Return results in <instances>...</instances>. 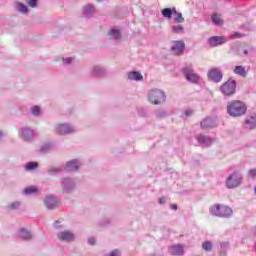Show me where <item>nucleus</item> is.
I'll list each match as a JSON object with an SVG mask.
<instances>
[{"label": "nucleus", "instance_id": "obj_1", "mask_svg": "<svg viewBox=\"0 0 256 256\" xmlns=\"http://www.w3.org/2000/svg\"><path fill=\"white\" fill-rule=\"evenodd\" d=\"M227 113L231 117H242L247 113V105L239 100H234L227 105Z\"/></svg>", "mask_w": 256, "mask_h": 256}, {"label": "nucleus", "instance_id": "obj_8", "mask_svg": "<svg viewBox=\"0 0 256 256\" xmlns=\"http://www.w3.org/2000/svg\"><path fill=\"white\" fill-rule=\"evenodd\" d=\"M171 51L174 55H183L185 52V42L183 40L172 42Z\"/></svg>", "mask_w": 256, "mask_h": 256}, {"label": "nucleus", "instance_id": "obj_29", "mask_svg": "<svg viewBox=\"0 0 256 256\" xmlns=\"http://www.w3.org/2000/svg\"><path fill=\"white\" fill-rule=\"evenodd\" d=\"M23 192L25 195H33V194L37 193V187L29 186V187L25 188Z\"/></svg>", "mask_w": 256, "mask_h": 256}, {"label": "nucleus", "instance_id": "obj_6", "mask_svg": "<svg viewBox=\"0 0 256 256\" xmlns=\"http://www.w3.org/2000/svg\"><path fill=\"white\" fill-rule=\"evenodd\" d=\"M235 89H237V82L233 79H229L220 87L221 93L228 97L235 95Z\"/></svg>", "mask_w": 256, "mask_h": 256}, {"label": "nucleus", "instance_id": "obj_20", "mask_svg": "<svg viewBox=\"0 0 256 256\" xmlns=\"http://www.w3.org/2000/svg\"><path fill=\"white\" fill-rule=\"evenodd\" d=\"M18 237H20V239H23L24 241H29L33 237V235L27 229L22 228L18 233Z\"/></svg>", "mask_w": 256, "mask_h": 256}, {"label": "nucleus", "instance_id": "obj_41", "mask_svg": "<svg viewBox=\"0 0 256 256\" xmlns=\"http://www.w3.org/2000/svg\"><path fill=\"white\" fill-rule=\"evenodd\" d=\"M241 37H243V35H241V33H238V32H236V33H234V34L231 35V38H232V39H239V38H241Z\"/></svg>", "mask_w": 256, "mask_h": 256}, {"label": "nucleus", "instance_id": "obj_16", "mask_svg": "<svg viewBox=\"0 0 256 256\" xmlns=\"http://www.w3.org/2000/svg\"><path fill=\"white\" fill-rule=\"evenodd\" d=\"M213 127H217V121L213 118H205L201 122L202 129H213Z\"/></svg>", "mask_w": 256, "mask_h": 256}, {"label": "nucleus", "instance_id": "obj_10", "mask_svg": "<svg viewBox=\"0 0 256 256\" xmlns=\"http://www.w3.org/2000/svg\"><path fill=\"white\" fill-rule=\"evenodd\" d=\"M61 185L63 187L64 193H71L75 189V180L72 178H62Z\"/></svg>", "mask_w": 256, "mask_h": 256}, {"label": "nucleus", "instance_id": "obj_25", "mask_svg": "<svg viewBox=\"0 0 256 256\" xmlns=\"http://www.w3.org/2000/svg\"><path fill=\"white\" fill-rule=\"evenodd\" d=\"M211 18H212L214 25H217L219 27H221V25H223V18L221 17V15L215 13L211 16Z\"/></svg>", "mask_w": 256, "mask_h": 256}, {"label": "nucleus", "instance_id": "obj_18", "mask_svg": "<svg viewBox=\"0 0 256 256\" xmlns=\"http://www.w3.org/2000/svg\"><path fill=\"white\" fill-rule=\"evenodd\" d=\"M169 251H170V255H175V256H182L185 253V251L183 250V245L181 244L170 247Z\"/></svg>", "mask_w": 256, "mask_h": 256}, {"label": "nucleus", "instance_id": "obj_45", "mask_svg": "<svg viewBox=\"0 0 256 256\" xmlns=\"http://www.w3.org/2000/svg\"><path fill=\"white\" fill-rule=\"evenodd\" d=\"M159 204L160 205H165V203L167 202V199H165V197H161V198H159Z\"/></svg>", "mask_w": 256, "mask_h": 256}, {"label": "nucleus", "instance_id": "obj_3", "mask_svg": "<svg viewBox=\"0 0 256 256\" xmlns=\"http://www.w3.org/2000/svg\"><path fill=\"white\" fill-rule=\"evenodd\" d=\"M148 99L153 105H161V103H165L167 96L161 89H152L148 92Z\"/></svg>", "mask_w": 256, "mask_h": 256}, {"label": "nucleus", "instance_id": "obj_47", "mask_svg": "<svg viewBox=\"0 0 256 256\" xmlns=\"http://www.w3.org/2000/svg\"><path fill=\"white\" fill-rule=\"evenodd\" d=\"M170 209H173L174 211H177V204H171Z\"/></svg>", "mask_w": 256, "mask_h": 256}, {"label": "nucleus", "instance_id": "obj_37", "mask_svg": "<svg viewBox=\"0 0 256 256\" xmlns=\"http://www.w3.org/2000/svg\"><path fill=\"white\" fill-rule=\"evenodd\" d=\"M28 7H37V0H26Z\"/></svg>", "mask_w": 256, "mask_h": 256}, {"label": "nucleus", "instance_id": "obj_50", "mask_svg": "<svg viewBox=\"0 0 256 256\" xmlns=\"http://www.w3.org/2000/svg\"><path fill=\"white\" fill-rule=\"evenodd\" d=\"M244 55H249V51L244 50Z\"/></svg>", "mask_w": 256, "mask_h": 256}, {"label": "nucleus", "instance_id": "obj_36", "mask_svg": "<svg viewBox=\"0 0 256 256\" xmlns=\"http://www.w3.org/2000/svg\"><path fill=\"white\" fill-rule=\"evenodd\" d=\"M61 168H51L48 170V175H57L58 173H61Z\"/></svg>", "mask_w": 256, "mask_h": 256}, {"label": "nucleus", "instance_id": "obj_33", "mask_svg": "<svg viewBox=\"0 0 256 256\" xmlns=\"http://www.w3.org/2000/svg\"><path fill=\"white\" fill-rule=\"evenodd\" d=\"M171 29L173 33H177V34L183 33V31H185V28H183V25L172 26Z\"/></svg>", "mask_w": 256, "mask_h": 256}, {"label": "nucleus", "instance_id": "obj_32", "mask_svg": "<svg viewBox=\"0 0 256 256\" xmlns=\"http://www.w3.org/2000/svg\"><path fill=\"white\" fill-rule=\"evenodd\" d=\"M202 248L204 249V251H212L213 250V243H211V241H206L202 244Z\"/></svg>", "mask_w": 256, "mask_h": 256}, {"label": "nucleus", "instance_id": "obj_24", "mask_svg": "<svg viewBox=\"0 0 256 256\" xmlns=\"http://www.w3.org/2000/svg\"><path fill=\"white\" fill-rule=\"evenodd\" d=\"M227 251H229V242H221L219 256H227Z\"/></svg>", "mask_w": 256, "mask_h": 256}, {"label": "nucleus", "instance_id": "obj_19", "mask_svg": "<svg viewBox=\"0 0 256 256\" xmlns=\"http://www.w3.org/2000/svg\"><path fill=\"white\" fill-rule=\"evenodd\" d=\"M84 17H93L95 15V6L88 4L83 9Z\"/></svg>", "mask_w": 256, "mask_h": 256}, {"label": "nucleus", "instance_id": "obj_51", "mask_svg": "<svg viewBox=\"0 0 256 256\" xmlns=\"http://www.w3.org/2000/svg\"><path fill=\"white\" fill-rule=\"evenodd\" d=\"M1 137H3V132H0V139H1Z\"/></svg>", "mask_w": 256, "mask_h": 256}, {"label": "nucleus", "instance_id": "obj_42", "mask_svg": "<svg viewBox=\"0 0 256 256\" xmlns=\"http://www.w3.org/2000/svg\"><path fill=\"white\" fill-rule=\"evenodd\" d=\"M193 114V110L188 109L184 111V115L185 117H191V115Z\"/></svg>", "mask_w": 256, "mask_h": 256}, {"label": "nucleus", "instance_id": "obj_38", "mask_svg": "<svg viewBox=\"0 0 256 256\" xmlns=\"http://www.w3.org/2000/svg\"><path fill=\"white\" fill-rule=\"evenodd\" d=\"M49 149H51V144H45L41 147V152L47 153V151H49Z\"/></svg>", "mask_w": 256, "mask_h": 256}, {"label": "nucleus", "instance_id": "obj_27", "mask_svg": "<svg viewBox=\"0 0 256 256\" xmlns=\"http://www.w3.org/2000/svg\"><path fill=\"white\" fill-rule=\"evenodd\" d=\"M104 74H105V68L101 66H95L93 68V75H96L97 77H103Z\"/></svg>", "mask_w": 256, "mask_h": 256}, {"label": "nucleus", "instance_id": "obj_48", "mask_svg": "<svg viewBox=\"0 0 256 256\" xmlns=\"http://www.w3.org/2000/svg\"><path fill=\"white\" fill-rule=\"evenodd\" d=\"M55 227H57V229H59V227H61V226H59V221L55 222Z\"/></svg>", "mask_w": 256, "mask_h": 256}, {"label": "nucleus", "instance_id": "obj_2", "mask_svg": "<svg viewBox=\"0 0 256 256\" xmlns=\"http://www.w3.org/2000/svg\"><path fill=\"white\" fill-rule=\"evenodd\" d=\"M210 213L215 217L228 218V217H231V215H233V209H231L229 206L216 204L210 207Z\"/></svg>", "mask_w": 256, "mask_h": 256}, {"label": "nucleus", "instance_id": "obj_22", "mask_svg": "<svg viewBox=\"0 0 256 256\" xmlns=\"http://www.w3.org/2000/svg\"><path fill=\"white\" fill-rule=\"evenodd\" d=\"M128 79L130 81H143V75L140 72L133 71L128 73Z\"/></svg>", "mask_w": 256, "mask_h": 256}, {"label": "nucleus", "instance_id": "obj_5", "mask_svg": "<svg viewBox=\"0 0 256 256\" xmlns=\"http://www.w3.org/2000/svg\"><path fill=\"white\" fill-rule=\"evenodd\" d=\"M243 182V175L239 172L232 173L227 179H226V187L228 189H235L241 185Z\"/></svg>", "mask_w": 256, "mask_h": 256}, {"label": "nucleus", "instance_id": "obj_49", "mask_svg": "<svg viewBox=\"0 0 256 256\" xmlns=\"http://www.w3.org/2000/svg\"><path fill=\"white\" fill-rule=\"evenodd\" d=\"M157 115H158V117H163L165 115V113L162 112V113H158Z\"/></svg>", "mask_w": 256, "mask_h": 256}, {"label": "nucleus", "instance_id": "obj_34", "mask_svg": "<svg viewBox=\"0 0 256 256\" xmlns=\"http://www.w3.org/2000/svg\"><path fill=\"white\" fill-rule=\"evenodd\" d=\"M33 169H37L36 162H30V163L26 164V171H33Z\"/></svg>", "mask_w": 256, "mask_h": 256}, {"label": "nucleus", "instance_id": "obj_4", "mask_svg": "<svg viewBox=\"0 0 256 256\" xmlns=\"http://www.w3.org/2000/svg\"><path fill=\"white\" fill-rule=\"evenodd\" d=\"M182 73L189 83H193L194 85H197L201 79V76L199 74L195 73V70L193 69V66H186L182 68Z\"/></svg>", "mask_w": 256, "mask_h": 256}, {"label": "nucleus", "instance_id": "obj_14", "mask_svg": "<svg viewBox=\"0 0 256 256\" xmlns=\"http://www.w3.org/2000/svg\"><path fill=\"white\" fill-rule=\"evenodd\" d=\"M44 203L47 209H55L59 205V200L53 195L46 196Z\"/></svg>", "mask_w": 256, "mask_h": 256}, {"label": "nucleus", "instance_id": "obj_40", "mask_svg": "<svg viewBox=\"0 0 256 256\" xmlns=\"http://www.w3.org/2000/svg\"><path fill=\"white\" fill-rule=\"evenodd\" d=\"M72 61H73V58H71V57L63 59L64 65H71Z\"/></svg>", "mask_w": 256, "mask_h": 256}, {"label": "nucleus", "instance_id": "obj_13", "mask_svg": "<svg viewBox=\"0 0 256 256\" xmlns=\"http://www.w3.org/2000/svg\"><path fill=\"white\" fill-rule=\"evenodd\" d=\"M20 137L24 139V141H31L35 137V131H33L31 128L24 127L19 132Z\"/></svg>", "mask_w": 256, "mask_h": 256}, {"label": "nucleus", "instance_id": "obj_23", "mask_svg": "<svg viewBox=\"0 0 256 256\" xmlns=\"http://www.w3.org/2000/svg\"><path fill=\"white\" fill-rule=\"evenodd\" d=\"M246 125L248 129H255L256 128V115L248 116L246 118Z\"/></svg>", "mask_w": 256, "mask_h": 256}, {"label": "nucleus", "instance_id": "obj_9", "mask_svg": "<svg viewBox=\"0 0 256 256\" xmlns=\"http://www.w3.org/2000/svg\"><path fill=\"white\" fill-rule=\"evenodd\" d=\"M59 241H64L65 243H71L75 241V234L69 230H64L57 234Z\"/></svg>", "mask_w": 256, "mask_h": 256}, {"label": "nucleus", "instance_id": "obj_46", "mask_svg": "<svg viewBox=\"0 0 256 256\" xmlns=\"http://www.w3.org/2000/svg\"><path fill=\"white\" fill-rule=\"evenodd\" d=\"M88 243L89 245H93L95 243V238H89Z\"/></svg>", "mask_w": 256, "mask_h": 256}, {"label": "nucleus", "instance_id": "obj_52", "mask_svg": "<svg viewBox=\"0 0 256 256\" xmlns=\"http://www.w3.org/2000/svg\"><path fill=\"white\" fill-rule=\"evenodd\" d=\"M255 194H256V187L254 188Z\"/></svg>", "mask_w": 256, "mask_h": 256}, {"label": "nucleus", "instance_id": "obj_15", "mask_svg": "<svg viewBox=\"0 0 256 256\" xmlns=\"http://www.w3.org/2000/svg\"><path fill=\"white\" fill-rule=\"evenodd\" d=\"M197 141L202 147H210V145L213 143V139L211 137L203 134H199L197 136Z\"/></svg>", "mask_w": 256, "mask_h": 256}, {"label": "nucleus", "instance_id": "obj_21", "mask_svg": "<svg viewBox=\"0 0 256 256\" xmlns=\"http://www.w3.org/2000/svg\"><path fill=\"white\" fill-rule=\"evenodd\" d=\"M163 17H165L166 19H171V17H173L174 13H177V9L174 8H164L161 11Z\"/></svg>", "mask_w": 256, "mask_h": 256}, {"label": "nucleus", "instance_id": "obj_28", "mask_svg": "<svg viewBox=\"0 0 256 256\" xmlns=\"http://www.w3.org/2000/svg\"><path fill=\"white\" fill-rule=\"evenodd\" d=\"M174 15V23H185V18H183V14L177 12Z\"/></svg>", "mask_w": 256, "mask_h": 256}, {"label": "nucleus", "instance_id": "obj_26", "mask_svg": "<svg viewBox=\"0 0 256 256\" xmlns=\"http://www.w3.org/2000/svg\"><path fill=\"white\" fill-rule=\"evenodd\" d=\"M234 73L239 75L240 77H247V70L243 66H236L234 69Z\"/></svg>", "mask_w": 256, "mask_h": 256}, {"label": "nucleus", "instance_id": "obj_35", "mask_svg": "<svg viewBox=\"0 0 256 256\" xmlns=\"http://www.w3.org/2000/svg\"><path fill=\"white\" fill-rule=\"evenodd\" d=\"M31 113L32 115H34L35 117L39 116V113H41V108H39V106H34L31 109Z\"/></svg>", "mask_w": 256, "mask_h": 256}, {"label": "nucleus", "instance_id": "obj_7", "mask_svg": "<svg viewBox=\"0 0 256 256\" xmlns=\"http://www.w3.org/2000/svg\"><path fill=\"white\" fill-rule=\"evenodd\" d=\"M208 78L214 83H221L223 80V72L220 68H212L208 71Z\"/></svg>", "mask_w": 256, "mask_h": 256}, {"label": "nucleus", "instance_id": "obj_11", "mask_svg": "<svg viewBox=\"0 0 256 256\" xmlns=\"http://www.w3.org/2000/svg\"><path fill=\"white\" fill-rule=\"evenodd\" d=\"M56 133L58 135H69V133H75V128L69 126V124H60L56 127Z\"/></svg>", "mask_w": 256, "mask_h": 256}, {"label": "nucleus", "instance_id": "obj_17", "mask_svg": "<svg viewBox=\"0 0 256 256\" xmlns=\"http://www.w3.org/2000/svg\"><path fill=\"white\" fill-rule=\"evenodd\" d=\"M81 167V163L78 160H72L68 162L65 166V171L71 172V171H77Z\"/></svg>", "mask_w": 256, "mask_h": 256}, {"label": "nucleus", "instance_id": "obj_39", "mask_svg": "<svg viewBox=\"0 0 256 256\" xmlns=\"http://www.w3.org/2000/svg\"><path fill=\"white\" fill-rule=\"evenodd\" d=\"M20 205H21V203H19V202H13L9 207H10V209H19Z\"/></svg>", "mask_w": 256, "mask_h": 256}, {"label": "nucleus", "instance_id": "obj_31", "mask_svg": "<svg viewBox=\"0 0 256 256\" xmlns=\"http://www.w3.org/2000/svg\"><path fill=\"white\" fill-rule=\"evenodd\" d=\"M109 35L112 39H119L121 37V32H119V30L112 29L110 30Z\"/></svg>", "mask_w": 256, "mask_h": 256}, {"label": "nucleus", "instance_id": "obj_12", "mask_svg": "<svg viewBox=\"0 0 256 256\" xmlns=\"http://www.w3.org/2000/svg\"><path fill=\"white\" fill-rule=\"evenodd\" d=\"M210 47H217L219 45H224L227 43V38L225 36H212L208 39Z\"/></svg>", "mask_w": 256, "mask_h": 256}, {"label": "nucleus", "instance_id": "obj_30", "mask_svg": "<svg viewBox=\"0 0 256 256\" xmlns=\"http://www.w3.org/2000/svg\"><path fill=\"white\" fill-rule=\"evenodd\" d=\"M16 9H17V11H19V13H28L29 12V9L24 4H21V3L16 4Z\"/></svg>", "mask_w": 256, "mask_h": 256}, {"label": "nucleus", "instance_id": "obj_43", "mask_svg": "<svg viewBox=\"0 0 256 256\" xmlns=\"http://www.w3.org/2000/svg\"><path fill=\"white\" fill-rule=\"evenodd\" d=\"M121 255V252L116 249V250H113L111 253H110V256H120Z\"/></svg>", "mask_w": 256, "mask_h": 256}, {"label": "nucleus", "instance_id": "obj_44", "mask_svg": "<svg viewBox=\"0 0 256 256\" xmlns=\"http://www.w3.org/2000/svg\"><path fill=\"white\" fill-rule=\"evenodd\" d=\"M249 175H250V177L255 178L256 177V169L249 170Z\"/></svg>", "mask_w": 256, "mask_h": 256}]
</instances>
